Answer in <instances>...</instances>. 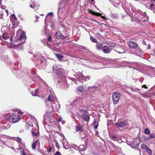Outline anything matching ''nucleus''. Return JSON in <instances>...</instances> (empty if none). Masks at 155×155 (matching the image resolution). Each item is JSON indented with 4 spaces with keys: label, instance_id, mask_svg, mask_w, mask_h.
Returning a JSON list of instances; mask_svg holds the SVG:
<instances>
[{
    "label": "nucleus",
    "instance_id": "nucleus-1",
    "mask_svg": "<svg viewBox=\"0 0 155 155\" xmlns=\"http://www.w3.org/2000/svg\"><path fill=\"white\" fill-rule=\"evenodd\" d=\"M13 110L17 112L11 114L7 120H9L10 122L14 123L18 122L20 120L21 116L20 115H22L23 113L20 110L17 109H15Z\"/></svg>",
    "mask_w": 155,
    "mask_h": 155
},
{
    "label": "nucleus",
    "instance_id": "nucleus-2",
    "mask_svg": "<svg viewBox=\"0 0 155 155\" xmlns=\"http://www.w3.org/2000/svg\"><path fill=\"white\" fill-rule=\"evenodd\" d=\"M20 34L19 38H18V41H21V44L24 43L26 39L25 33L20 30H18L17 32V34L18 35V34Z\"/></svg>",
    "mask_w": 155,
    "mask_h": 155
},
{
    "label": "nucleus",
    "instance_id": "nucleus-3",
    "mask_svg": "<svg viewBox=\"0 0 155 155\" xmlns=\"http://www.w3.org/2000/svg\"><path fill=\"white\" fill-rule=\"evenodd\" d=\"M53 70L58 77H60L62 76L63 70L62 69L60 68L59 66L54 65L53 67Z\"/></svg>",
    "mask_w": 155,
    "mask_h": 155
},
{
    "label": "nucleus",
    "instance_id": "nucleus-4",
    "mask_svg": "<svg viewBox=\"0 0 155 155\" xmlns=\"http://www.w3.org/2000/svg\"><path fill=\"white\" fill-rule=\"evenodd\" d=\"M113 102L114 104H117L120 98V94L118 92H114L112 96Z\"/></svg>",
    "mask_w": 155,
    "mask_h": 155
},
{
    "label": "nucleus",
    "instance_id": "nucleus-5",
    "mask_svg": "<svg viewBox=\"0 0 155 155\" xmlns=\"http://www.w3.org/2000/svg\"><path fill=\"white\" fill-rule=\"evenodd\" d=\"M78 79L80 81L83 83L84 81H86L87 80H89L90 78V77L89 76H86L85 77H84L82 74L80 73L79 75H78Z\"/></svg>",
    "mask_w": 155,
    "mask_h": 155
},
{
    "label": "nucleus",
    "instance_id": "nucleus-6",
    "mask_svg": "<svg viewBox=\"0 0 155 155\" xmlns=\"http://www.w3.org/2000/svg\"><path fill=\"white\" fill-rule=\"evenodd\" d=\"M128 125L127 121H124L120 123H117L115 124V125L116 127H122Z\"/></svg>",
    "mask_w": 155,
    "mask_h": 155
},
{
    "label": "nucleus",
    "instance_id": "nucleus-7",
    "mask_svg": "<svg viewBox=\"0 0 155 155\" xmlns=\"http://www.w3.org/2000/svg\"><path fill=\"white\" fill-rule=\"evenodd\" d=\"M81 102V99L80 97H78L74 100L71 104L73 106H76L79 105Z\"/></svg>",
    "mask_w": 155,
    "mask_h": 155
},
{
    "label": "nucleus",
    "instance_id": "nucleus-8",
    "mask_svg": "<svg viewBox=\"0 0 155 155\" xmlns=\"http://www.w3.org/2000/svg\"><path fill=\"white\" fill-rule=\"evenodd\" d=\"M1 8L3 10L2 11V13H0V14L2 15H4L5 16H7L8 15V11L5 9V6L4 5H1Z\"/></svg>",
    "mask_w": 155,
    "mask_h": 155
},
{
    "label": "nucleus",
    "instance_id": "nucleus-9",
    "mask_svg": "<svg viewBox=\"0 0 155 155\" xmlns=\"http://www.w3.org/2000/svg\"><path fill=\"white\" fill-rule=\"evenodd\" d=\"M35 124L36 126L37 127V130H35V132L32 131V134L35 136H37L38 135V122L36 120H35Z\"/></svg>",
    "mask_w": 155,
    "mask_h": 155
},
{
    "label": "nucleus",
    "instance_id": "nucleus-10",
    "mask_svg": "<svg viewBox=\"0 0 155 155\" xmlns=\"http://www.w3.org/2000/svg\"><path fill=\"white\" fill-rule=\"evenodd\" d=\"M129 46L130 48L132 49L137 48L138 46L137 44L133 41H129Z\"/></svg>",
    "mask_w": 155,
    "mask_h": 155
},
{
    "label": "nucleus",
    "instance_id": "nucleus-11",
    "mask_svg": "<svg viewBox=\"0 0 155 155\" xmlns=\"http://www.w3.org/2000/svg\"><path fill=\"white\" fill-rule=\"evenodd\" d=\"M55 98V96H53L52 95H49L48 96L46 99V100L45 101V102L47 104L48 101H50L51 102Z\"/></svg>",
    "mask_w": 155,
    "mask_h": 155
},
{
    "label": "nucleus",
    "instance_id": "nucleus-12",
    "mask_svg": "<svg viewBox=\"0 0 155 155\" xmlns=\"http://www.w3.org/2000/svg\"><path fill=\"white\" fill-rule=\"evenodd\" d=\"M81 117L83 120L85 121L88 122L89 121L90 117L88 114H83Z\"/></svg>",
    "mask_w": 155,
    "mask_h": 155
},
{
    "label": "nucleus",
    "instance_id": "nucleus-13",
    "mask_svg": "<svg viewBox=\"0 0 155 155\" xmlns=\"http://www.w3.org/2000/svg\"><path fill=\"white\" fill-rule=\"evenodd\" d=\"M103 51L104 53L108 54L110 52L111 50L108 46H105L103 48Z\"/></svg>",
    "mask_w": 155,
    "mask_h": 155
},
{
    "label": "nucleus",
    "instance_id": "nucleus-14",
    "mask_svg": "<svg viewBox=\"0 0 155 155\" xmlns=\"http://www.w3.org/2000/svg\"><path fill=\"white\" fill-rule=\"evenodd\" d=\"M12 138L11 137H10L5 136L4 137H1V138H0V141L2 142L3 143L5 144V143L7 141L6 140L7 139H10Z\"/></svg>",
    "mask_w": 155,
    "mask_h": 155
},
{
    "label": "nucleus",
    "instance_id": "nucleus-15",
    "mask_svg": "<svg viewBox=\"0 0 155 155\" xmlns=\"http://www.w3.org/2000/svg\"><path fill=\"white\" fill-rule=\"evenodd\" d=\"M30 7L32 8L37 10L38 8L39 5L35 4L34 2H31V4L30 5Z\"/></svg>",
    "mask_w": 155,
    "mask_h": 155
},
{
    "label": "nucleus",
    "instance_id": "nucleus-16",
    "mask_svg": "<svg viewBox=\"0 0 155 155\" xmlns=\"http://www.w3.org/2000/svg\"><path fill=\"white\" fill-rule=\"evenodd\" d=\"M140 142L139 139H136L134 140L133 142V145L135 147H138L139 145Z\"/></svg>",
    "mask_w": 155,
    "mask_h": 155
},
{
    "label": "nucleus",
    "instance_id": "nucleus-17",
    "mask_svg": "<svg viewBox=\"0 0 155 155\" xmlns=\"http://www.w3.org/2000/svg\"><path fill=\"white\" fill-rule=\"evenodd\" d=\"M51 106L54 110L57 111H58L59 110L60 107V104H56L54 106L51 104Z\"/></svg>",
    "mask_w": 155,
    "mask_h": 155
},
{
    "label": "nucleus",
    "instance_id": "nucleus-18",
    "mask_svg": "<svg viewBox=\"0 0 155 155\" xmlns=\"http://www.w3.org/2000/svg\"><path fill=\"white\" fill-rule=\"evenodd\" d=\"M37 144H40V142L38 140H36L33 143L32 145V148L33 149H35L36 147V145Z\"/></svg>",
    "mask_w": 155,
    "mask_h": 155
},
{
    "label": "nucleus",
    "instance_id": "nucleus-19",
    "mask_svg": "<svg viewBox=\"0 0 155 155\" xmlns=\"http://www.w3.org/2000/svg\"><path fill=\"white\" fill-rule=\"evenodd\" d=\"M55 55L59 61H62V60L63 56L61 54H56Z\"/></svg>",
    "mask_w": 155,
    "mask_h": 155
},
{
    "label": "nucleus",
    "instance_id": "nucleus-20",
    "mask_svg": "<svg viewBox=\"0 0 155 155\" xmlns=\"http://www.w3.org/2000/svg\"><path fill=\"white\" fill-rule=\"evenodd\" d=\"M86 149V146L82 144L80 145L78 147V150L80 151H82Z\"/></svg>",
    "mask_w": 155,
    "mask_h": 155
},
{
    "label": "nucleus",
    "instance_id": "nucleus-21",
    "mask_svg": "<svg viewBox=\"0 0 155 155\" xmlns=\"http://www.w3.org/2000/svg\"><path fill=\"white\" fill-rule=\"evenodd\" d=\"M88 11L90 13H91L93 15H95L99 16L101 15V14L100 13L95 12L91 10H88Z\"/></svg>",
    "mask_w": 155,
    "mask_h": 155
},
{
    "label": "nucleus",
    "instance_id": "nucleus-22",
    "mask_svg": "<svg viewBox=\"0 0 155 155\" xmlns=\"http://www.w3.org/2000/svg\"><path fill=\"white\" fill-rule=\"evenodd\" d=\"M76 131L77 132L81 131L82 130V127L81 125L77 126L76 128Z\"/></svg>",
    "mask_w": 155,
    "mask_h": 155
},
{
    "label": "nucleus",
    "instance_id": "nucleus-23",
    "mask_svg": "<svg viewBox=\"0 0 155 155\" xmlns=\"http://www.w3.org/2000/svg\"><path fill=\"white\" fill-rule=\"evenodd\" d=\"M64 147L65 149H67L69 147L68 143L67 141H64L63 143Z\"/></svg>",
    "mask_w": 155,
    "mask_h": 155
},
{
    "label": "nucleus",
    "instance_id": "nucleus-24",
    "mask_svg": "<svg viewBox=\"0 0 155 155\" xmlns=\"http://www.w3.org/2000/svg\"><path fill=\"white\" fill-rule=\"evenodd\" d=\"M3 38L4 39L7 40L8 39L9 37L8 34L7 33H4L2 35Z\"/></svg>",
    "mask_w": 155,
    "mask_h": 155
},
{
    "label": "nucleus",
    "instance_id": "nucleus-25",
    "mask_svg": "<svg viewBox=\"0 0 155 155\" xmlns=\"http://www.w3.org/2000/svg\"><path fill=\"white\" fill-rule=\"evenodd\" d=\"M97 48V49L100 50L102 48V45L100 43H97L96 45Z\"/></svg>",
    "mask_w": 155,
    "mask_h": 155
},
{
    "label": "nucleus",
    "instance_id": "nucleus-26",
    "mask_svg": "<svg viewBox=\"0 0 155 155\" xmlns=\"http://www.w3.org/2000/svg\"><path fill=\"white\" fill-rule=\"evenodd\" d=\"M61 34L59 32H57L56 33V36L57 38H60L61 37Z\"/></svg>",
    "mask_w": 155,
    "mask_h": 155
},
{
    "label": "nucleus",
    "instance_id": "nucleus-27",
    "mask_svg": "<svg viewBox=\"0 0 155 155\" xmlns=\"http://www.w3.org/2000/svg\"><path fill=\"white\" fill-rule=\"evenodd\" d=\"M84 89V88L82 86H79L77 89V91L80 92L83 91Z\"/></svg>",
    "mask_w": 155,
    "mask_h": 155
},
{
    "label": "nucleus",
    "instance_id": "nucleus-28",
    "mask_svg": "<svg viewBox=\"0 0 155 155\" xmlns=\"http://www.w3.org/2000/svg\"><path fill=\"white\" fill-rule=\"evenodd\" d=\"M144 132L145 134H150V131L149 129L147 128L144 129Z\"/></svg>",
    "mask_w": 155,
    "mask_h": 155
},
{
    "label": "nucleus",
    "instance_id": "nucleus-29",
    "mask_svg": "<svg viewBox=\"0 0 155 155\" xmlns=\"http://www.w3.org/2000/svg\"><path fill=\"white\" fill-rule=\"evenodd\" d=\"M141 149L146 150L147 147L145 144H143L141 145Z\"/></svg>",
    "mask_w": 155,
    "mask_h": 155
},
{
    "label": "nucleus",
    "instance_id": "nucleus-30",
    "mask_svg": "<svg viewBox=\"0 0 155 155\" xmlns=\"http://www.w3.org/2000/svg\"><path fill=\"white\" fill-rule=\"evenodd\" d=\"M94 124L95 128H97L98 125V122L97 121L95 120L94 121Z\"/></svg>",
    "mask_w": 155,
    "mask_h": 155
},
{
    "label": "nucleus",
    "instance_id": "nucleus-31",
    "mask_svg": "<svg viewBox=\"0 0 155 155\" xmlns=\"http://www.w3.org/2000/svg\"><path fill=\"white\" fill-rule=\"evenodd\" d=\"M12 138H13L14 140L17 141L18 143L21 142V139L18 137Z\"/></svg>",
    "mask_w": 155,
    "mask_h": 155
},
{
    "label": "nucleus",
    "instance_id": "nucleus-32",
    "mask_svg": "<svg viewBox=\"0 0 155 155\" xmlns=\"http://www.w3.org/2000/svg\"><path fill=\"white\" fill-rule=\"evenodd\" d=\"M146 151L149 153V155H151L152 154L151 151L148 147L145 150Z\"/></svg>",
    "mask_w": 155,
    "mask_h": 155
},
{
    "label": "nucleus",
    "instance_id": "nucleus-33",
    "mask_svg": "<svg viewBox=\"0 0 155 155\" xmlns=\"http://www.w3.org/2000/svg\"><path fill=\"white\" fill-rule=\"evenodd\" d=\"M51 115V113L50 111H48L47 112L46 116L48 117H50Z\"/></svg>",
    "mask_w": 155,
    "mask_h": 155
},
{
    "label": "nucleus",
    "instance_id": "nucleus-34",
    "mask_svg": "<svg viewBox=\"0 0 155 155\" xmlns=\"http://www.w3.org/2000/svg\"><path fill=\"white\" fill-rule=\"evenodd\" d=\"M37 94V90H34L31 93L32 95L33 96H35Z\"/></svg>",
    "mask_w": 155,
    "mask_h": 155
},
{
    "label": "nucleus",
    "instance_id": "nucleus-35",
    "mask_svg": "<svg viewBox=\"0 0 155 155\" xmlns=\"http://www.w3.org/2000/svg\"><path fill=\"white\" fill-rule=\"evenodd\" d=\"M90 38L92 42H97L96 40L95 39L93 38L91 36Z\"/></svg>",
    "mask_w": 155,
    "mask_h": 155
},
{
    "label": "nucleus",
    "instance_id": "nucleus-36",
    "mask_svg": "<svg viewBox=\"0 0 155 155\" xmlns=\"http://www.w3.org/2000/svg\"><path fill=\"white\" fill-rule=\"evenodd\" d=\"M111 138L114 141H117V139L116 137L114 135L112 136L111 137Z\"/></svg>",
    "mask_w": 155,
    "mask_h": 155
},
{
    "label": "nucleus",
    "instance_id": "nucleus-37",
    "mask_svg": "<svg viewBox=\"0 0 155 155\" xmlns=\"http://www.w3.org/2000/svg\"><path fill=\"white\" fill-rule=\"evenodd\" d=\"M20 155H26L25 153L23 150H21L20 152Z\"/></svg>",
    "mask_w": 155,
    "mask_h": 155
},
{
    "label": "nucleus",
    "instance_id": "nucleus-38",
    "mask_svg": "<svg viewBox=\"0 0 155 155\" xmlns=\"http://www.w3.org/2000/svg\"><path fill=\"white\" fill-rule=\"evenodd\" d=\"M150 8L151 9L155 8V5L153 4H151L150 5Z\"/></svg>",
    "mask_w": 155,
    "mask_h": 155
},
{
    "label": "nucleus",
    "instance_id": "nucleus-39",
    "mask_svg": "<svg viewBox=\"0 0 155 155\" xmlns=\"http://www.w3.org/2000/svg\"><path fill=\"white\" fill-rule=\"evenodd\" d=\"M150 138H153L155 137V135L153 134H151L149 136Z\"/></svg>",
    "mask_w": 155,
    "mask_h": 155
},
{
    "label": "nucleus",
    "instance_id": "nucleus-40",
    "mask_svg": "<svg viewBox=\"0 0 155 155\" xmlns=\"http://www.w3.org/2000/svg\"><path fill=\"white\" fill-rule=\"evenodd\" d=\"M150 139V138L149 136H148L147 137H144V140L146 141H147Z\"/></svg>",
    "mask_w": 155,
    "mask_h": 155
},
{
    "label": "nucleus",
    "instance_id": "nucleus-41",
    "mask_svg": "<svg viewBox=\"0 0 155 155\" xmlns=\"http://www.w3.org/2000/svg\"><path fill=\"white\" fill-rule=\"evenodd\" d=\"M9 41L8 42V43L10 44H12V40L11 38H10L9 39Z\"/></svg>",
    "mask_w": 155,
    "mask_h": 155
},
{
    "label": "nucleus",
    "instance_id": "nucleus-42",
    "mask_svg": "<svg viewBox=\"0 0 155 155\" xmlns=\"http://www.w3.org/2000/svg\"><path fill=\"white\" fill-rule=\"evenodd\" d=\"M51 147H49L48 148V149L47 151L48 152H51Z\"/></svg>",
    "mask_w": 155,
    "mask_h": 155
},
{
    "label": "nucleus",
    "instance_id": "nucleus-43",
    "mask_svg": "<svg viewBox=\"0 0 155 155\" xmlns=\"http://www.w3.org/2000/svg\"><path fill=\"white\" fill-rule=\"evenodd\" d=\"M55 145L56 147H57L58 148H59L58 146V143L57 142H56L55 143Z\"/></svg>",
    "mask_w": 155,
    "mask_h": 155
},
{
    "label": "nucleus",
    "instance_id": "nucleus-44",
    "mask_svg": "<svg viewBox=\"0 0 155 155\" xmlns=\"http://www.w3.org/2000/svg\"><path fill=\"white\" fill-rule=\"evenodd\" d=\"M55 155H61V153L59 151L57 152L55 154Z\"/></svg>",
    "mask_w": 155,
    "mask_h": 155
},
{
    "label": "nucleus",
    "instance_id": "nucleus-45",
    "mask_svg": "<svg viewBox=\"0 0 155 155\" xmlns=\"http://www.w3.org/2000/svg\"><path fill=\"white\" fill-rule=\"evenodd\" d=\"M53 13L52 12H50V13H48V15H50L51 16H53Z\"/></svg>",
    "mask_w": 155,
    "mask_h": 155
},
{
    "label": "nucleus",
    "instance_id": "nucleus-46",
    "mask_svg": "<svg viewBox=\"0 0 155 155\" xmlns=\"http://www.w3.org/2000/svg\"><path fill=\"white\" fill-rule=\"evenodd\" d=\"M51 36H50L48 38V41H49L50 42L51 41Z\"/></svg>",
    "mask_w": 155,
    "mask_h": 155
},
{
    "label": "nucleus",
    "instance_id": "nucleus-47",
    "mask_svg": "<svg viewBox=\"0 0 155 155\" xmlns=\"http://www.w3.org/2000/svg\"><path fill=\"white\" fill-rule=\"evenodd\" d=\"M65 38V36L63 35L62 34H61V37L60 38H62V39H64Z\"/></svg>",
    "mask_w": 155,
    "mask_h": 155
},
{
    "label": "nucleus",
    "instance_id": "nucleus-48",
    "mask_svg": "<svg viewBox=\"0 0 155 155\" xmlns=\"http://www.w3.org/2000/svg\"><path fill=\"white\" fill-rule=\"evenodd\" d=\"M62 120V119L61 118L59 117L58 119V122H60Z\"/></svg>",
    "mask_w": 155,
    "mask_h": 155
},
{
    "label": "nucleus",
    "instance_id": "nucleus-49",
    "mask_svg": "<svg viewBox=\"0 0 155 155\" xmlns=\"http://www.w3.org/2000/svg\"><path fill=\"white\" fill-rule=\"evenodd\" d=\"M12 17L14 19L16 18V17L14 15L12 14Z\"/></svg>",
    "mask_w": 155,
    "mask_h": 155
},
{
    "label": "nucleus",
    "instance_id": "nucleus-50",
    "mask_svg": "<svg viewBox=\"0 0 155 155\" xmlns=\"http://www.w3.org/2000/svg\"><path fill=\"white\" fill-rule=\"evenodd\" d=\"M93 88L95 89L96 90H97L98 89V87H93Z\"/></svg>",
    "mask_w": 155,
    "mask_h": 155
},
{
    "label": "nucleus",
    "instance_id": "nucleus-51",
    "mask_svg": "<svg viewBox=\"0 0 155 155\" xmlns=\"http://www.w3.org/2000/svg\"><path fill=\"white\" fill-rule=\"evenodd\" d=\"M142 87H143L145 88H147V87L145 85H144L142 86Z\"/></svg>",
    "mask_w": 155,
    "mask_h": 155
},
{
    "label": "nucleus",
    "instance_id": "nucleus-52",
    "mask_svg": "<svg viewBox=\"0 0 155 155\" xmlns=\"http://www.w3.org/2000/svg\"><path fill=\"white\" fill-rule=\"evenodd\" d=\"M150 49V45H148V46L147 47V49Z\"/></svg>",
    "mask_w": 155,
    "mask_h": 155
},
{
    "label": "nucleus",
    "instance_id": "nucleus-53",
    "mask_svg": "<svg viewBox=\"0 0 155 155\" xmlns=\"http://www.w3.org/2000/svg\"><path fill=\"white\" fill-rule=\"evenodd\" d=\"M117 141H118L119 142H121V141L120 140H117Z\"/></svg>",
    "mask_w": 155,
    "mask_h": 155
},
{
    "label": "nucleus",
    "instance_id": "nucleus-54",
    "mask_svg": "<svg viewBox=\"0 0 155 155\" xmlns=\"http://www.w3.org/2000/svg\"><path fill=\"white\" fill-rule=\"evenodd\" d=\"M39 16H38V15H36L35 16V18H39Z\"/></svg>",
    "mask_w": 155,
    "mask_h": 155
},
{
    "label": "nucleus",
    "instance_id": "nucleus-55",
    "mask_svg": "<svg viewBox=\"0 0 155 155\" xmlns=\"http://www.w3.org/2000/svg\"><path fill=\"white\" fill-rule=\"evenodd\" d=\"M2 0H0V5H1Z\"/></svg>",
    "mask_w": 155,
    "mask_h": 155
},
{
    "label": "nucleus",
    "instance_id": "nucleus-56",
    "mask_svg": "<svg viewBox=\"0 0 155 155\" xmlns=\"http://www.w3.org/2000/svg\"><path fill=\"white\" fill-rule=\"evenodd\" d=\"M143 45H146V42H143Z\"/></svg>",
    "mask_w": 155,
    "mask_h": 155
},
{
    "label": "nucleus",
    "instance_id": "nucleus-57",
    "mask_svg": "<svg viewBox=\"0 0 155 155\" xmlns=\"http://www.w3.org/2000/svg\"><path fill=\"white\" fill-rule=\"evenodd\" d=\"M59 12H60V9H59L58 11V15H59Z\"/></svg>",
    "mask_w": 155,
    "mask_h": 155
},
{
    "label": "nucleus",
    "instance_id": "nucleus-58",
    "mask_svg": "<svg viewBox=\"0 0 155 155\" xmlns=\"http://www.w3.org/2000/svg\"><path fill=\"white\" fill-rule=\"evenodd\" d=\"M101 17L102 18H105L104 16H101Z\"/></svg>",
    "mask_w": 155,
    "mask_h": 155
},
{
    "label": "nucleus",
    "instance_id": "nucleus-59",
    "mask_svg": "<svg viewBox=\"0 0 155 155\" xmlns=\"http://www.w3.org/2000/svg\"><path fill=\"white\" fill-rule=\"evenodd\" d=\"M94 1V0H91V1L92 2H93Z\"/></svg>",
    "mask_w": 155,
    "mask_h": 155
},
{
    "label": "nucleus",
    "instance_id": "nucleus-60",
    "mask_svg": "<svg viewBox=\"0 0 155 155\" xmlns=\"http://www.w3.org/2000/svg\"><path fill=\"white\" fill-rule=\"evenodd\" d=\"M114 45H111V46H113V47H114Z\"/></svg>",
    "mask_w": 155,
    "mask_h": 155
},
{
    "label": "nucleus",
    "instance_id": "nucleus-61",
    "mask_svg": "<svg viewBox=\"0 0 155 155\" xmlns=\"http://www.w3.org/2000/svg\"><path fill=\"white\" fill-rule=\"evenodd\" d=\"M152 1H155V0H151Z\"/></svg>",
    "mask_w": 155,
    "mask_h": 155
},
{
    "label": "nucleus",
    "instance_id": "nucleus-62",
    "mask_svg": "<svg viewBox=\"0 0 155 155\" xmlns=\"http://www.w3.org/2000/svg\"><path fill=\"white\" fill-rule=\"evenodd\" d=\"M40 15H43V14H41Z\"/></svg>",
    "mask_w": 155,
    "mask_h": 155
},
{
    "label": "nucleus",
    "instance_id": "nucleus-63",
    "mask_svg": "<svg viewBox=\"0 0 155 155\" xmlns=\"http://www.w3.org/2000/svg\"><path fill=\"white\" fill-rule=\"evenodd\" d=\"M50 101H48V104H49V102Z\"/></svg>",
    "mask_w": 155,
    "mask_h": 155
},
{
    "label": "nucleus",
    "instance_id": "nucleus-64",
    "mask_svg": "<svg viewBox=\"0 0 155 155\" xmlns=\"http://www.w3.org/2000/svg\"><path fill=\"white\" fill-rule=\"evenodd\" d=\"M1 18H2V16L1 17Z\"/></svg>",
    "mask_w": 155,
    "mask_h": 155
}]
</instances>
